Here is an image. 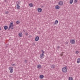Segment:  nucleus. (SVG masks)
Segmentation results:
<instances>
[{"instance_id": "f257e3e1", "label": "nucleus", "mask_w": 80, "mask_h": 80, "mask_svg": "<svg viewBox=\"0 0 80 80\" xmlns=\"http://www.w3.org/2000/svg\"><path fill=\"white\" fill-rule=\"evenodd\" d=\"M62 71L63 73H66L67 72V69L65 67H64L62 68Z\"/></svg>"}, {"instance_id": "f03ea898", "label": "nucleus", "mask_w": 80, "mask_h": 80, "mask_svg": "<svg viewBox=\"0 0 80 80\" xmlns=\"http://www.w3.org/2000/svg\"><path fill=\"white\" fill-rule=\"evenodd\" d=\"M9 69L10 70V73H12L13 72V67H9Z\"/></svg>"}, {"instance_id": "7ed1b4c3", "label": "nucleus", "mask_w": 80, "mask_h": 80, "mask_svg": "<svg viewBox=\"0 0 80 80\" xmlns=\"http://www.w3.org/2000/svg\"><path fill=\"white\" fill-rule=\"evenodd\" d=\"M59 5H63V1H60L58 3Z\"/></svg>"}, {"instance_id": "20e7f679", "label": "nucleus", "mask_w": 80, "mask_h": 80, "mask_svg": "<svg viewBox=\"0 0 80 80\" xmlns=\"http://www.w3.org/2000/svg\"><path fill=\"white\" fill-rule=\"evenodd\" d=\"M70 42L72 44H75V41L74 40H72L70 41Z\"/></svg>"}, {"instance_id": "39448f33", "label": "nucleus", "mask_w": 80, "mask_h": 80, "mask_svg": "<svg viewBox=\"0 0 80 80\" xmlns=\"http://www.w3.org/2000/svg\"><path fill=\"white\" fill-rule=\"evenodd\" d=\"M38 12L40 13L41 12H42V8H39L38 9Z\"/></svg>"}, {"instance_id": "423d86ee", "label": "nucleus", "mask_w": 80, "mask_h": 80, "mask_svg": "<svg viewBox=\"0 0 80 80\" xmlns=\"http://www.w3.org/2000/svg\"><path fill=\"white\" fill-rule=\"evenodd\" d=\"M39 37L38 36H37L35 38V40L36 41H38V40H39Z\"/></svg>"}, {"instance_id": "0eeeda50", "label": "nucleus", "mask_w": 80, "mask_h": 80, "mask_svg": "<svg viewBox=\"0 0 80 80\" xmlns=\"http://www.w3.org/2000/svg\"><path fill=\"white\" fill-rule=\"evenodd\" d=\"M60 8V6L58 5H57L55 6V9L57 10H58Z\"/></svg>"}, {"instance_id": "6e6552de", "label": "nucleus", "mask_w": 80, "mask_h": 80, "mask_svg": "<svg viewBox=\"0 0 80 80\" xmlns=\"http://www.w3.org/2000/svg\"><path fill=\"white\" fill-rule=\"evenodd\" d=\"M43 77H44V76H43V75H40L39 76L40 78H41V79L43 78Z\"/></svg>"}, {"instance_id": "1a4fd4ad", "label": "nucleus", "mask_w": 80, "mask_h": 80, "mask_svg": "<svg viewBox=\"0 0 80 80\" xmlns=\"http://www.w3.org/2000/svg\"><path fill=\"white\" fill-rule=\"evenodd\" d=\"M77 62L78 63H79L80 62V58H78L77 60Z\"/></svg>"}, {"instance_id": "9d476101", "label": "nucleus", "mask_w": 80, "mask_h": 80, "mask_svg": "<svg viewBox=\"0 0 80 80\" xmlns=\"http://www.w3.org/2000/svg\"><path fill=\"white\" fill-rule=\"evenodd\" d=\"M43 57H44L43 55H42V54H40V58H41L42 59V58H44Z\"/></svg>"}, {"instance_id": "9b49d317", "label": "nucleus", "mask_w": 80, "mask_h": 80, "mask_svg": "<svg viewBox=\"0 0 80 80\" xmlns=\"http://www.w3.org/2000/svg\"><path fill=\"white\" fill-rule=\"evenodd\" d=\"M23 35V34H22V33L20 32L19 33V36L20 37H22V36Z\"/></svg>"}, {"instance_id": "f8f14e48", "label": "nucleus", "mask_w": 80, "mask_h": 80, "mask_svg": "<svg viewBox=\"0 0 80 80\" xmlns=\"http://www.w3.org/2000/svg\"><path fill=\"white\" fill-rule=\"evenodd\" d=\"M58 23V21L57 20H56L55 21V23L53 24V25H55V24H56V25Z\"/></svg>"}, {"instance_id": "ddd939ff", "label": "nucleus", "mask_w": 80, "mask_h": 80, "mask_svg": "<svg viewBox=\"0 0 80 80\" xmlns=\"http://www.w3.org/2000/svg\"><path fill=\"white\" fill-rule=\"evenodd\" d=\"M17 9H20V7L18 4H17Z\"/></svg>"}, {"instance_id": "4468645a", "label": "nucleus", "mask_w": 80, "mask_h": 80, "mask_svg": "<svg viewBox=\"0 0 80 80\" xmlns=\"http://www.w3.org/2000/svg\"><path fill=\"white\" fill-rule=\"evenodd\" d=\"M4 30H7V29H8V26H5L4 27Z\"/></svg>"}, {"instance_id": "2eb2a0df", "label": "nucleus", "mask_w": 80, "mask_h": 80, "mask_svg": "<svg viewBox=\"0 0 80 80\" xmlns=\"http://www.w3.org/2000/svg\"><path fill=\"white\" fill-rule=\"evenodd\" d=\"M73 2V0H70L69 3L70 4H72Z\"/></svg>"}, {"instance_id": "dca6fc26", "label": "nucleus", "mask_w": 80, "mask_h": 80, "mask_svg": "<svg viewBox=\"0 0 80 80\" xmlns=\"http://www.w3.org/2000/svg\"><path fill=\"white\" fill-rule=\"evenodd\" d=\"M29 5L31 7H33V4L32 3H30L29 4Z\"/></svg>"}, {"instance_id": "f3484780", "label": "nucleus", "mask_w": 80, "mask_h": 80, "mask_svg": "<svg viewBox=\"0 0 80 80\" xmlns=\"http://www.w3.org/2000/svg\"><path fill=\"white\" fill-rule=\"evenodd\" d=\"M55 66L54 65H52L51 66V68H52L53 69V68H55Z\"/></svg>"}, {"instance_id": "a211bd4d", "label": "nucleus", "mask_w": 80, "mask_h": 80, "mask_svg": "<svg viewBox=\"0 0 80 80\" xmlns=\"http://www.w3.org/2000/svg\"><path fill=\"white\" fill-rule=\"evenodd\" d=\"M38 68H41V65H38L37 66Z\"/></svg>"}, {"instance_id": "6ab92c4d", "label": "nucleus", "mask_w": 80, "mask_h": 80, "mask_svg": "<svg viewBox=\"0 0 80 80\" xmlns=\"http://www.w3.org/2000/svg\"><path fill=\"white\" fill-rule=\"evenodd\" d=\"M69 80H73V78L72 77H70L69 78Z\"/></svg>"}, {"instance_id": "aec40b11", "label": "nucleus", "mask_w": 80, "mask_h": 80, "mask_svg": "<svg viewBox=\"0 0 80 80\" xmlns=\"http://www.w3.org/2000/svg\"><path fill=\"white\" fill-rule=\"evenodd\" d=\"M16 23H17V24H18V23H20V21H17L16 22Z\"/></svg>"}, {"instance_id": "412c9836", "label": "nucleus", "mask_w": 80, "mask_h": 80, "mask_svg": "<svg viewBox=\"0 0 80 80\" xmlns=\"http://www.w3.org/2000/svg\"><path fill=\"white\" fill-rule=\"evenodd\" d=\"M13 22L11 23L9 25H10L12 27H13Z\"/></svg>"}, {"instance_id": "4be33fe9", "label": "nucleus", "mask_w": 80, "mask_h": 80, "mask_svg": "<svg viewBox=\"0 0 80 80\" xmlns=\"http://www.w3.org/2000/svg\"><path fill=\"white\" fill-rule=\"evenodd\" d=\"M74 2V3H76L77 2V0H75Z\"/></svg>"}, {"instance_id": "5701e85b", "label": "nucleus", "mask_w": 80, "mask_h": 80, "mask_svg": "<svg viewBox=\"0 0 80 80\" xmlns=\"http://www.w3.org/2000/svg\"><path fill=\"white\" fill-rule=\"evenodd\" d=\"M8 11H7L5 12V14H8Z\"/></svg>"}, {"instance_id": "b1692460", "label": "nucleus", "mask_w": 80, "mask_h": 80, "mask_svg": "<svg viewBox=\"0 0 80 80\" xmlns=\"http://www.w3.org/2000/svg\"><path fill=\"white\" fill-rule=\"evenodd\" d=\"M78 53H79V52H78V51H76V53L77 54H78Z\"/></svg>"}, {"instance_id": "393cba45", "label": "nucleus", "mask_w": 80, "mask_h": 80, "mask_svg": "<svg viewBox=\"0 0 80 80\" xmlns=\"http://www.w3.org/2000/svg\"><path fill=\"white\" fill-rule=\"evenodd\" d=\"M44 53H45V52H42V55H44Z\"/></svg>"}, {"instance_id": "a878e982", "label": "nucleus", "mask_w": 80, "mask_h": 80, "mask_svg": "<svg viewBox=\"0 0 80 80\" xmlns=\"http://www.w3.org/2000/svg\"><path fill=\"white\" fill-rule=\"evenodd\" d=\"M24 62H25V63H27V60H25L24 61Z\"/></svg>"}, {"instance_id": "bb28decb", "label": "nucleus", "mask_w": 80, "mask_h": 80, "mask_svg": "<svg viewBox=\"0 0 80 80\" xmlns=\"http://www.w3.org/2000/svg\"><path fill=\"white\" fill-rule=\"evenodd\" d=\"M28 35V33L27 32V33H25L26 36H27V35Z\"/></svg>"}, {"instance_id": "cd10ccee", "label": "nucleus", "mask_w": 80, "mask_h": 80, "mask_svg": "<svg viewBox=\"0 0 80 80\" xmlns=\"http://www.w3.org/2000/svg\"><path fill=\"white\" fill-rule=\"evenodd\" d=\"M12 27V26L9 25V27L10 28Z\"/></svg>"}, {"instance_id": "c85d7f7f", "label": "nucleus", "mask_w": 80, "mask_h": 80, "mask_svg": "<svg viewBox=\"0 0 80 80\" xmlns=\"http://www.w3.org/2000/svg\"><path fill=\"white\" fill-rule=\"evenodd\" d=\"M23 31L24 32H25L26 31L25 30H23Z\"/></svg>"}, {"instance_id": "c756f323", "label": "nucleus", "mask_w": 80, "mask_h": 80, "mask_svg": "<svg viewBox=\"0 0 80 80\" xmlns=\"http://www.w3.org/2000/svg\"><path fill=\"white\" fill-rule=\"evenodd\" d=\"M15 65V64H12V66H14Z\"/></svg>"}, {"instance_id": "7c9ffc66", "label": "nucleus", "mask_w": 80, "mask_h": 80, "mask_svg": "<svg viewBox=\"0 0 80 80\" xmlns=\"http://www.w3.org/2000/svg\"><path fill=\"white\" fill-rule=\"evenodd\" d=\"M10 28H9V27L8 28V30H10Z\"/></svg>"}, {"instance_id": "2f4dec72", "label": "nucleus", "mask_w": 80, "mask_h": 80, "mask_svg": "<svg viewBox=\"0 0 80 80\" xmlns=\"http://www.w3.org/2000/svg\"><path fill=\"white\" fill-rule=\"evenodd\" d=\"M12 30H13V27H12L11 28Z\"/></svg>"}, {"instance_id": "473e14b6", "label": "nucleus", "mask_w": 80, "mask_h": 80, "mask_svg": "<svg viewBox=\"0 0 80 80\" xmlns=\"http://www.w3.org/2000/svg\"><path fill=\"white\" fill-rule=\"evenodd\" d=\"M2 30V28H1V27H0V30Z\"/></svg>"}, {"instance_id": "72a5a7b5", "label": "nucleus", "mask_w": 80, "mask_h": 80, "mask_svg": "<svg viewBox=\"0 0 80 80\" xmlns=\"http://www.w3.org/2000/svg\"><path fill=\"white\" fill-rule=\"evenodd\" d=\"M57 48H59V46H58V47H57Z\"/></svg>"}, {"instance_id": "f704fd0d", "label": "nucleus", "mask_w": 80, "mask_h": 80, "mask_svg": "<svg viewBox=\"0 0 80 80\" xmlns=\"http://www.w3.org/2000/svg\"><path fill=\"white\" fill-rule=\"evenodd\" d=\"M42 52H44V51H43V50H42Z\"/></svg>"}, {"instance_id": "c9c22d12", "label": "nucleus", "mask_w": 80, "mask_h": 80, "mask_svg": "<svg viewBox=\"0 0 80 80\" xmlns=\"http://www.w3.org/2000/svg\"><path fill=\"white\" fill-rule=\"evenodd\" d=\"M61 55H63V54H61Z\"/></svg>"}]
</instances>
